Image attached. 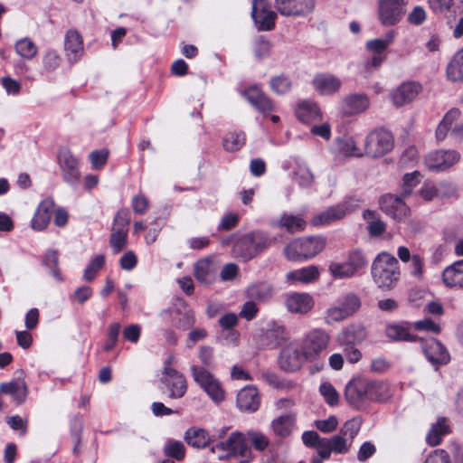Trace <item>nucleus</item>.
Segmentation results:
<instances>
[{
    "instance_id": "052dcab7",
    "label": "nucleus",
    "mask_w": 463,
    "mask_h": 463,
    "mask_svg": "<svg viewBox=\"0 0 463 463\" xmlns=\"http://www.w3.org/2000/svg\"><path fill=\"white\" fill-rule=\"evenodd\" d=\"M338 149L346 156H361L362 153L356 147L355 142L352 137L338 139Z\"/></svg>"
},
{
    "instance_id": "a19ab883",
    "label": "nucleus",
    "mask_w": 463,
    "mask_h": 463,
    "mask_svg": "<svg viewBox=\"0 0 463 463\" xmlns=\"http://www.w3.org/2000/svg\"><path fill=\"white\" fill-rule=\"evenodd\" d=\"M292 175L293 180L301 188H309L314 183V175L306 165H298Z\"/></svg>"
},
{
    "instance_id": "0eeeda50",
    "label": "nucleus",
    "mask_w": 463,
    "mask_h": 463,
    "mask_svg": "<svg viewBox=\"0 0 463 463\" xmlns=\"http://www.w3.org/2000/svg\"><path fill=\"white\" fill-rule=\"evenodd\" d=\"M191 373L194 381L213 402L220 403L224 401L225 391L222 384L209 370L198 364H193Z\"/></svg>"
},
{
    "instance_id": "39448f33",
    "label": "nucleus",
    "mask_w": 463,
    "mask_h": 463,
    "mask_svg": "<svg viewBox=\"0 0 463 463\" xmlns=\"http://www.w3.org/2000/svg\"><path fill=\"white\" fill-rule=\"evenodd\" d=\"M269 245L268 235L263 232L257 231L237 240L232 247V253L234 257L247 261L256 257Z\"/></svg>"
},
{
    "instance_id": "49530a36",
    "label": "nucleus",
    "mask_w": 463,
    "mask_h": 463,
    "mask_svg": "<svg viewBox=\"0 0 463 463\" xmlns=\"http://www.w3.org/2000/svg\"><path fill=\"white\" fill-rule=\"evenodd\" d=\"M447 78L452 82L463 81V62L462 60L455 54L447 66Z\"/></svg>"
},
{
    "instance_id": "de8ad7c7",
    "label": "nucleus",
    "mask_w": 463,
    "mask_h": 463,
    "mask_svg": "<svg viewBox=\"0 0 463 463\" xmlns=\"http://www.w3.org/2000/svg\"><path fill=\"white\" fill-rule=\"evenodd\" d=\"M15 51L21 57L31 60L37 54L38 48L31 39L26 37L16 42Z\"/></svg>"
},
{
    "instance_id": "4468645a",
    "label": "nucleus",
    "mask_w": 463,
    "mask_h": 463,
    "mask_svg": "<svg viewBox=\"0 0 463 463\" xmlns=\"http://www.w3.org/2000/svg\"><path fill=\"white\" fill-rule=\"evenodd\" d=\"M306 358L303 355V351L299 345L290 344L286 345L280 351L278 364L279 368L288 373H293L299 370Z\"/></svg>"
},
{
    "instance_id": "6ab92c4d",
    "label": "nucleus",
    "mask_w": 463,
    "mask_h": 463,
    "mask_svg": "<svg viewBox=\"0 0 463 463\" xmlns=\"http://www.w3.org/2000/svg\"><path fill=\"white\" fill-rule=\"evenodd\" d=\"M370 107V99L364 93H353L345 96L338 104L339 111L344 116L364 113Z\"/></svg>"
},
{
    "instance_id": "ea45409f",
    "label": "nucleus",
    "mask_w": 463,
    "mask_h": 463,
    "mask_svg": "<svg viewBox=\"0 0 463 463\" xmlns=\"http://www.w3.org/2000/svg\"><path fill=\"white\" fill-rule=\"evenodd\" d=\"M295 419L290 414L281 415L272 421V429L277 436L281 438L290 435Z\"/></svg>"
},
{
    "instance_id": "4d7b16f0",
    "label": "nucleus",
    "mask_w": 463,
    "mask_h": 463,
    "mask_svg": "<svg viewBox=\"0 0 463 463\" xmlns=\"http://www.w3.org/2000/svg\"><path fill=\"white\" fill-rule=\"evenodd\" d=\"M271 90L278 94L288 92L292 87L290 79L285 75H279L271 78L269 82Z\"/></svg>"
},
{
    "instance_id": "1a4fd4ad",
    "label": "nucleus",
    "mask_w": 463,
    "mask_h": 463,
    "mask_svg": "<svg viewBox=\"0 0 463 463\" xmlns=\"http://www.w3.org/2000/svg\"><path fill=\"white\" fill-rule=\"evenodd\" d=\"M129 222L130 217L128 209L119 210L114 217L109 237V245L114 254H118L127 246Z\"/></svg>"
},
{
    "instance_id": "5701e85b",
    "label": "nucleus",
    "mask_w": 463,
    "mask_h": 463,
    "mask_svg": "<svg viewBox=\"0 0 463 463\" xmlns=\"http://www.w3.org/2000/svg\"><path fill=\"white\" fill-rule=\"evenodd\" d=\"M380 207L383 212L398 220L405 217L409 212V208L402 199L393 194L382 196L380 199Z\"/></svg>"
},
{
    "instance_id": "c85d7f7f",
    "label": "nucleus",
    "mask_w": 463,
    "mask_h": 463,
    "mask_svg": "<svg viewBox=\"0 0 463 463\" xmlns=\"http://www.w3.org/2000/svg\"><path fill=\"white\" fill-rule=\"evenodd\" d=\"M247 100L260 112L269 113L273 110L272 101L256 86L245 90Z\"/></svg>"
},
{
    "instance_id": "13d9d810",
    "label": "nucleus",
    "mask_w": 463,
    "mask_h": 463,
    "mask_svg": "<svg viewBox=\"0 0 463 463\" xmlns=\"http://www.w3.org/2000/svg\"><path fill=\"white\" fill-rule=\"evenodd\" d=\"M198 357L201 363L200 367H204L206 370L214 369V352L213 348L208 345L201 346L199 349Z\"/></svg>"
},
{
    "instance_id": "6e6d98bb",
    "label": "nucleus",
    "mask_w": 463,
    "mask_h": 463,
    "mask_svg": "<svg viewBox=\"0 0 463 463\" xmlns=\"http://www.w3.org/2000/svg\"><path fill=\"white\" fill-rule=\"evenodd\" d=\"M329 271L335 279H348L355 276L354 270L345 262H332L329 265Z\"/></svg>"
},
{
    "instance_id": "58836bf2",
    "label": "nucleus",
    "mask_w": 463,
    "mask_h": 463,
    "mask_svg": "<svg viewBox=\"0 0 463 463\" xmlns=\"http://www.w3.org/2000/svg\"><path fill=\"white\" fill-rule=\"evenodd\" d=\"M0 392L10 394L17 402H23L27 395V386L24 381H13L0 384Z\"/></svg>"
},
{
    "instance_id": "09e8293b",
    "label": "nucleus",
    "mask_w": 463,
    "mask_h": 463,
    "mask_svg": "<svg viewBox=\"0 0 463 463\" xmlns=\"http://www.w3.org/2000/svg\"><path fill=\"white\" fill-rule=\"evenodd\" d=\"M338 304L345 311L348 317L354 314L361 307V301L357 295L348 293L338 299Z\"/></svg>"
},
{
    "instance_id": "ddd939ff",
    "label": "nucleus",
    "mask_w": 463,
    "mask_h": 463,
    "mask_svg": "<svg viewBox=\"0 0 463 463\" xmlns=\"http://www.w3.org/2000/svg\"><path fill=\"white\" fill-rule=\"evenodd\" d=\"M358 206V200L348 198L340 203L328 207L319 214L313 217L311 223L314 226L327 225L343 219Z\"/></svg>"
},
{
    "instance_id": "cd10ccee",
    "label": "nucleus",
    "mask_w": 463,
    "mask_h": 463,
    "mask_svg": "<svg viewBox=\"0 0 463 463\" xmlns=\"http://www.w3.org/2000/svg\"><path fill=\"white\" fill-rule=\"evenodd\" d=\"M367 337L365 327L362 324H352L346 326L338 337L343 346L361 344Z\"/></svg>"
},
{
    "instance_id": "c03bdc74",
    "label": "nucleus",
    "mask_w": 463,
    "mask_h": 463,
    "mask_svg": "<svg viewBox=\"0 0 463 463\" xmlns=\"http://www.w3.org/2000/svg\"><path fill=\"white\" fill-rule=\"evenodd\" d=\"M43 265L49 270L51 275L57 280L62 281V276L58 268L59 264V254L56 250H48L43 260Z\"/></svg>"
},
{
    "instance_id": "e2e57ef3",
    "label": "nucleus",
    "mask_w": 463,
    "mask_h": 463,
    "mask_svg": "<svg viewBox=\"0 0 463 463\" xmlns=\"http://www.w3.org/2000/svg\"><path fill=\"white\" fill-rule=\"evenodd\" d=\"M319 392L328 405L335 406L338 403L339 395L331 383H323L319 387Z\"/></svg>"
},
{
    "instance_id": "4c0bfd02",
    "label": "nucleus",
    "mask_w": 463,
    "mask_h": 463,
    "mask_svg": "<svg viewBox=\"0 0 463 463\" xmlns=\"http://www.w3.org/2000/svg\"><path fill=\"white\" fill-rule=\"evenodd\" d=\"M449 432V426L445 418H439L429 430L426 440L430 446H437L440 443L443 437Z\"/></svg>"
},
{
    "instance_id": "774afa93",
    "label": "nucleus",
    "mask_w": 463,
    "mask_h": 463,
    "mask_svg": "<svg viewBox=\"0 0 463 463\" xmlns=\"http://www.w3.org/2000/svg\"><path fill=\"white\" fill-rule=\"evenodd\" d=\"M427 18V14L422 6H415L408 14L407 20L411 24L420 25Z\"/></svg>"
},
{
    "instance_id": "9b49d317",
    "label": "nucleus",
    "mask_w": 463,
    "mask_h": 463,
    "mask_svg": "<svg viewBox=\"0 0 463 463\" xmlns=\"http://www.w3.org/2000/svg\"><path fill=\"white\" fill-rule=\"evenodd\" d=\"M408 0H379L378 19L383 26L398 24L406 14Z\"/></svg>"
},
{
    "instance_id": "a18cd8bd",
    "label": "nucleus",
    "mask_w": 463,
    "mask_h": 463,
    "mask_svg": "<svg viewBox=\"0 0 463 463\" xmlns=\"http://www.w3.org/2000/svg\"><path fill=\"white\" fill-rule=\"evenodd\" d=\"M244 434L246 442H250L258 451L265 450L270 443L269 438L260 430H250Z\"/></svg>"
},
{
    "instance_id": "6e6552de",
    "label": "nucleus",
    "mask_w": 463,
    "mask_h": 463,
    "mask_svg": "<svg viewBox=\"0 0 463 463\" xmlns=\"http://www.w3.org/2000/svg\"><path fill=\"white\" fill-rule=\"evenodd\" d=\"M158 388L169 399H181L187 392V380L175 368H166L161 372Z\"/></svg>"
},
{
    "instance_id": "680f3d73",
    "label": "nucleus",
    "mask_w": 463,
    "mask_h": 463,
    "mask_svg": "<svg viewBox=\"0 0 463 463\" xmlns=\"http://www.w3.org/2000/svg\"><path fill=\"white\" fill-rule=\"evenodd\" d=\"M347 317L348 315L337 303V305L332 306L326 310L325 320L326 324L331 325L345 320Z\"/></svg>"
},
{
    "instance_id": "37998d69",
    "label": "nucleus",
    "mask_w": 463,
    "mask_h": 463,
    "mask_svg": "<svg viewBox=\"0 0 463 463\" xmlns=\"http://www.w3.org/2000/svg\"><path fill=\"white\" fill-rule=\"evenodd\" d=\"M245 144V134L241 131L228 133L223 138V147L226 151L236 152Z\"/></svg>"
},
{
    "instance_id": "2eb2a0df",
    "label": "nucleus",
    "mask_w": 463,
    "mask_h": 463,
    "mask_svg": "<svg viewBox=\"0 0 463 463\" xmlns=\"http://www.w3.org/2000/svg\"><path fill=\"white\" fill-rule=\"evenodd\" d=\"M459 159L460 154L456 150H437L428 155L425 164L431 171L442 172L457 164Z\"/></svg>"
},
{
    "instance_id": "f8f14e48",
    "label": "nucleus",
    "mask_w": 463,
    "mask_h": 463,
    "mask_svg": "<svg viewBox=\"0 0 463 463\" xmlns=\"http://www.w3.org/2000/svg\"><path fill=\"white\" fill-rule=\"evenodd\" d=\"M393 147L392 134L385 129H376L368 134L364 143V152L370 157H381Z\"/></svg>"
},
{
    "instance_id": "864d4df0",
    "label": "nucleus",
    "mask_w": 463,
    "mask_h": 463,
    "mask_svg": "<svg viewBox=\"0 0 463 463\" xmlns=\"http://www.w3.org/2000/svg\"><path fill=\"white\" fill-rule=\"evenodd\" d=\"M364 218L368 222V231L372 236H379L385 231V224L379 220H374V213L369 210L364 212Z\"/></svg>"
},
{
    "instance_id": "69168bd1",
    "label": "nucleus",
    "mask_w": 463,
    "mask_h": 463,
    "mask_svg": "<svg viewBox=\"0 0 463 463\" xmlns=\"http://www.w3.org/2000/svg\"><path fill=\"white\" fill-rule=\"evenodd\" d=\"M43 68L47 72L55 71L61 64V57L55 51H48L43 58Z\"/></svg>"
},
{
    "instance_id": "bb28decb",
    "label": "nucleus",
    "mask_w": 463,
    "mask_h": 463,
    "mask_svg": "<svg viewBox=\"0 0 463 463\" xmlns=\"http://www.w3.org/2000/svg\"><path fill=\"white\" fill-rule=\"evenodd\" d=\"M288 336L285 327L275 323L269 324L263 332L260 338V345L268 348H275L287 340Z\"/></svg>"
},
{
    "instance_id": "f704fd0d",
    "label": "nucleus",
    "mask_w": 463,
    "mask_h": 463,
    "mask_svg": "<svg viewBox=\"0 0 463 463\" xmlns=\"http://www.w3.org/2000/svg\"><path fill=\"white\" fill-rule=\"evenodd\" d=\"M185 441L192 447L196 449L205 448L212 440L209 433L200 428H189L184 434Z\"/></svg>"
},
{
    "instance_id": "a211bd4d",
    "label": "nucleus",
    "mask_w": 463,
    "mask_h": 463,
    "mask_svg": "<svg viewBox=\"0 0 463 463\" xmlns=\"http://www.w3.org/2000/svg\"><path fill=\"white\" fill-rule=\"evenodd\" d=\"M421 349L426 358L434 365L447 364L450 355L447 348L435 338L421 339Z\"/></svg>"
},
{
    "instance_id": "8fccbe9b",
    "label": "nucleus",
    "mask_w": 463,
    "mask_h": 463,
    "mask_svg": "<svg viewBox=\"0 0 463 463\" xmlns=\"http://www.w3.org/2000/svg\"><path fill=\"white\" fill-rule=\"evenodd\" d=\"M105 265V257L102 254L96 255L86 267L83 278L86 281H92L99 269Z\"/></svg>"
},
{
    "instance_id": "9d476101",
    "label": "nucleus",
    "mask_w": 463,
    "mask_h": 463,
    "mask_svg": "<svg viewBox=\"0 0 463 463\" xmlns=\"http://www.w3.org/2000/svg\"><path fill=\"white\" fill-rule=\"evenodd\" d=\"M58 165L62 180L70 186L76 188L80 181V159L70 149L61 148L57 156Z\"/></svg>"
},
{
    "instance_id": "e433bc0d",
    "label": "nucleus",
    "mask_w": 463,
    "mask_h": 463,
    "mask_svg": "<svg viewBox=\"0 0 463 463\" xmlns=\"http://www.w3.org/2000/svg\"><path fill=\"white\" fill-rule=\"evenodd\" d=\"M460 110L458 109L453 108L449 109L442 120L439 122L437 129H436V138L439 141L443 140L449 131L451 132V128H453V123L460 117Z\"/></svg>"
},
{
    "instance_id": "7c9ffc66",
    "label": "nucleus",
    "mask_w": 463,
    "mask_h": 463,
    "mask_svg": "<svg viewBox=\"0 0 463 463\" xmlns=\"http://www.w3.org/2000/svg\"><path fill=\"white\" fill-rule=\"evenodd\" d=\"M386 336L395 342H414L417 337L411 334V326L409 323L389 325L385 330Z\"/></svg>"
},
{
    "instance_id": "412c9836",
    "label": "nucleus",
    "mask_w": 463,
    "mask_h": 463,
    "mask_svg": "<svg viewBox=\"0 0 463 463\" xmlns=\"http://www.w3.org/2000/svg\"><path fill=\"white\" fill-rule=\"evenodd\" d=\"M285 306L292 314L305 315L314 307V299L307 293H289L285 296Z\"/></svg>"
},
{
    "instance_id": "bf43d9fd",
    "label": "nucleus",
    "mask_w": 463,
    "mask_h": 463,
    "mask_svg": "<svg viewBox=\"0 0 463 463\" xmlns=\"http://www.w3.org/2000/svg\"><path fill=\"white\" fill-rule=\"evenodd\" d=\"M328 441L330 443L332 451L336 454L347 453L352 445V443H350L347 439L343 437L341 434L329 438Z\"/></svg>"
},
{
    "instance_id": "a878e982",
    "label": "nucleus",
    "mask_w": 463,
    "mask_h": 463,
    "mask_svg": "<svg viewBox=\"0 0 463 463\" xmlns=\"http://www.w3.org/2000/svg\"><path fill=\"white\" fill-rule=\"evenodd\" d=\"M54 212V202L51 198H46L39 204L35 214L32 220V227L34 230L42 231L45 229L50 222L52 214Z\"/></svg>"
},
{
    "instance_id": "423d86ee",
    "label": "nucleus",
    "mask_w": 463,
    "mask_h": 463,
    "mask_svg": "<svg viewBox=\"0 0 463 463\" xmlns=\"http://www.w3.org/2000/svg\"><path fill=\"white\" fill-rule=\"evenodd\" d=\"M326 241L322 237H308L293 241L284 249V253L289 260H300L313 258L323 250Z\"/></svg>"
},
{
    "instance_id": "393cba45",
    "label": "nucleus",
    "mask_w": 463,
    "mask_h": 463,
    "mask_svg": "<svg viewBox=\"0 0 463 463\" xmlns=\"http://www.w3.org/2000/svg\"><path fill=\"white\" fill-rule=\"evenodd\" d=\"M64 49L70 62L78 61L83 55V42L76 30H69L65 35Z\"/></svg>"
},
{
    "instance_id": "603ef678",
    "label": "nucleus",
    "mask_w": 463,
    "mask_h": 463,
    "mask_svg": "<svg viewBox=\"0 0 463 463\" xmlns=\"http://www.w3.org/2000/svg\"><path fill=\"white\" fill-rule=\"evenodd\" d=\"M345 263L357 274L359 269L367 266L368 261L361 250H354L348 254Z\"/></svg>"
},
{
    "instance_id": "3c124183",
    "label": "nucleus",
    "mask_w": 463,
    "mask_h": 463,
    "mask_svg": "<svg viewBox=\"0 0 463 463\" xmlns=\"http://www.w3.org/2000/svg\"><path fill=\"white\" fill-rule=\"evenodd\" d=\"M164 451L166 456L176 460H182L185 455V448L183 442L174 439L165 442Z\"/></svg>"
},
{
    "instance_id": "79ce46f5",
    "label": "nucleus",
    "mask_w": 463,
    "mask_h": 463,
    "mask_svg": "<svg viewBox=\"0 0 463 463\" xmlns=\"http://www.w3.org/2000/svg\"><path fill=\"white\" fill-rule=\"evenodd\" d=\"M213 271V261L211 259H202L194 264V275L202 283H208Z\"/></svg>"
},
{
    "instance_id": "20e7f679",
    "label": "nucleus",
    "mask_w": 463,
    "mask_h": 463,
    "mask_svg": "<svg viewBox=\"0 0 463 463\" xmlns=\"http://www.w3.org/2000/svg\"><path fill=\"white\" fill-rule=\"evenodd\" d=\"M330 335L324 329L315 328L310 330L301 340L299 346L307 363H315L321 360L329 346Z\"/></svg>"
},
{
    "instance_id": "7ed1b4c3",
    "label": "nucleus",
    "mask_w": 463,
    "mask_h": 463,
    "mask_svg": "<svg viewBox=\"0 0 463 463\" xmlns=\"http://www.w3.org/2000/svg\"><path fill=\"white\" fill-rule=\"evenodd\" d=\"M213 453H218L219 458L237 457L241 462L252 459V451L246 442V436L240 431H234L223 441L217 442L211 448Z\"/></svg>"
},
{
    "instance_id": "4be33fe9",
    "label": "nucleus",
    "mask_w": 463,
    "mask_h": 463,
    "mask_svg": "<svg viewBox=\"0 0 463 463\" xmlns=\"http://www.w3.org/2000/svg\"><path fill=\"white\" fill-rule=\"evenodd\" d=\"M236 403L240 411L254 412L260 405V396L258 389L253 385H247L237 394Z\"/></svg>"
},
{
    "instance_id": "f03ea898",
    "label": "nucleus",
    "mask_w": 463,
    "mask_h": 463,
    "mask_svg": "<svg viewBox=\"0 0 463 463\" xmlns=\"http://www.w3.org/2000/svg\"><path fill=\"white\" fill-rule=\"evenodd\" d=\"M372 276L379 288H391L400 278L397 259L385 251L379 253L372 264Z\"/></svg>"
},
{
    "instance_id": "72a5a7b5",
    "label": "nucleus",
    "mask_w": 463,
    "mask_h": 463,
    "mask_svg": "<svg viewBox=\"0 0 463 463\" xmlns=\"http://www.w3.org/2000/svg\"><path fill=\"white\" fill-rule=\"evenodd\" d=\"M319 276L318 269L316 266H308L299 269L288 272L286 279L288 282L296 283H310L316 280Z\"/></svg>"
},
{
    "instance_id": "aec40b11",
    "label": "nucleus",
    "mask_w": 463,
    "mask_h": 463,
    "mask_svg": "<svg viewBox=\"0 0 463 463\" xmlns=\"http://www.w3.org/2000/svg\"><path fill=\"white\" fill-rule=\"evenodd\" d=\"M420 84L413 81L401 84L391 93V99L395 107L400 108L411 102L421 91Z\"/></svg>"
},
{
    "instance_id": "dca6fc26",
    "label": "nucleus",
    "mask_w": 463,
    "mask_h": 463,
    "mask_svg": "<svg viewBox=\"0 0 463 463\" xmlns=\"http://www.w3.org/2000/svg\"><path fill=\"white\" fill-rule=\"evenodd\" d=\"M251 16L260 31H270L275 26L277 14L266 0H253Z\"/></svg>"
},
{
    "instance_id": "338daca9",
    "label": "nucleus",
    "mask_w": 463,
    "mask_h": 463,
    "mask_svg": "<svg viewBox=\"0 0 463 463\" xmlns=\"http://www.w3.org/2000/svg\"><path fill=\"white\" fill-rule=\"evenodd\" d=\"M123 337L126 341L136 344L141 335V326L137 324H131L123 329Z\"/></svg>"
},
{
    "instance_id": "f257e3e1",
    "label": "nucleus",
    "mask_w": 463,
    "mask_h": 463,
    "mask_svg": "<svg viewBox=\"0 0 463 463\" xmlns=\"http://www.w3.org/2000/svg\"><path fill=\"white\" fill-rule=\"evenodd\" d=\"M384 388L385 385L380 382L356 378L346 385L345 396L348 403L359 407L364 402L381 400Z\"/></svg>"
},
{
    "instance_id": "c9c22d12",
    "label": "nucleus",
    "mask_w": 463,
    "mask_h": 463,
    "mask_svg": "<svg viewBox=\"0 0 463 463\" xmlns=\"http://www.w3.org/2000/svg\"><path fill=\"white\" fill-rule=\"evenodd\" d=\"M278 228H284L287 232L294 233L305 229L306 222L299 215L284 213L280 218L273 222Z\"/></svg>"
},
{
    "instance_id": "0e129e2a",
    "label": "nucleus",
    "mask_w": 463,
    "mask_h": 463,
    "mask_svg": "<svg viewBox=\"0 0 463 463\" xmlns=\"http://www.w3.org/2000/svg\"><path fill=\"white\" fill-rule=\"evenodd\" d=\"M178 317L175 318V326L176 328L181 330H187L191 328L194 323L195 318L192 311L188 310L184 313H178Z\"/></svg>"
},
{
    "instance_id": "473e14b6",
    "label": "nucleus",
    "mask_w": 463,
    "mask_h": 463,
    "mask_svg": "<svg viewBox=\"0 0 463 463\" xmlns=\"http://www.w3.org/2000/svg\"><path fill=\"white\" fill-rule=\"evenodd\" d=\"M273 294V288L268 283H257L248 287L246 297L256 303L269 301Z\"/></svg>"
},
{
    "instance_id": "c756f323",
    "label": "nucleus",
    "mask_w": 463,
    "mask_h": 463,
    "mask_svg": "<svg viewBox=\"0 0 463 463\" xmlns=\"http://www.w3.org/2000/svg\"><path fill=\"white\" fill-rule=\"evenodd\" d=\"M442 279L449 288H463V260L448 266L442 272Z\"/></svg>"
},
{
    "instance_id": "5fc2aeb1",
    "label": "nucleus",
    "mask_w": 463,
    "mask_h": 463,
    "mask_svg": "<svg viewBox=\"0 0 463 463\" xmlns=\"http://www.w3.org/2000/svg\"><path fill=\"white\" fill-rule=\"evenodd\" d=\"M361 428V420L354 418L347 420L340 430V434L352 443Z\"/></svg>"
},
{
    "instance_id": "b1692460",
    "label": "nucleus",
    "mask_w": 463,
    "mask_h": 463,
    "mask_svg": "<svg viewBox=\"0 0 463 463\" xmlns=\"http://www.w3.org/2000/svg\"><path fill=\"white\" fill-rule=\"evenodd\" d=\"M313 86L321 95L331 96L337 93L342 86V81L336 76L329 73H320L314 77Z\"/></svg>"
},
{
    "instance_id": "2f4dec72",
    "label": "nucleus",
    "mask_w": 463,
    "mask_h": 463,
    "mask_svg": "<svg viewBox=\"0 0 463 463\" xmlns=\"http://www.w3.org/2000/svg\"><path fill=\"white\" fill-rule=\"evenodd\" d=\"M296 116L301 122L311 124L320 119L321 111L316 103L302 101L296 109Z\"/></svg>"
},
{
    "instance_id": "f3484780",
    "label": "nucleus",
    "mask_w": 463,
    "mask_h": 463,
    "mask_svg": "<svg viewBox=\"0 0 463 463\" xmlns=\"http://www.w3.org/2000/svg\"><path fill=\"white\" fill-rule=\"evenodd\" d=\"M276 10L283 16H305L315 8V0H275Z\"/></svg>"
}]
</instances>
